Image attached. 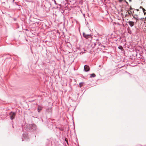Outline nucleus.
<instances>
[{
	"label": "nucleus",
	"mask_w": 146,
	"mask_h": 146,
	"mask_svg": "<svg viewBox=\"0 0 146 146\" xmlns=\"http://www.w3.org/2000/svg\"><path fill=\"white\" fill-rule=\"evenodd\" d=\"M96 76V75L95 74L93 73V74H90V78L94 77Z\"/></svg>",
	"instance_id": "obj_10"
},
{
	"label": "nucleus",
	"mask_w": 146,
	"mask_h": 146,
	"mask_svg": "<svg viewBox=\"0 0 146 146\" xmlns=\"http://www.w3.org/2000/svg\"><path fill=\"white\" fill-rule=\"evenodd\" d=\"M129 2H131V0H129Z\"/></svg>",
	"instance_id": "obj_23"
},
{
	"label": "nucleus",
	"mask_w": 146,
	"mask_h": 146,
	"mask_svg": "<svg viewBox=\"0 0 146 146\" xmlns=\"http://www.w3.org/2000/svg\"><path fill=\"white\" fill-rule=\"evenodd\" d=\"M9 117L11 120H13L15 118L16 115V113L15 112L11 111L9 114Z\"/></svg>",
	"instance_id": "obj_3"
},
{
	"label": "nucleus",
	"mask_w": 146,
	"mask_h": 146,
	"mask_svg": "<svg viewBox=\"0 0 146 146\" xmlns=\"http://www.w3.org/2000/svg\"><path fill=\"white\" fill-rule=\"evenodd\" d=\"M132 12V13H134V11H133V12Z\"/></svg>",
	"instance_id": "obj_26"
},
{
	"label": "nucleus",
	"mask_w": 146,
	"mask_h": 146,
	"mask_svg": "<svg viewBox=\"0 0 146 146\" xmlns=\"http://www.w3.org/2000/svg\"><path fill=\"white\" fill-rule=\"evenodd\" d=\"M25 130L27 131H33L37 129L36 126L34 124H27L25 127Z\"/></svg>",
	"instance_id": "obj_1"
},
{
	"label": "nucleus",
	"mask_w": 146,
	"mask_h": 146,
	"mask_svg": "<svg viewBox=\"0 0 146 146\" xmlns=\"http://www.w3.org/2000/svg\"><path fill=\"white\" fill-rule=\"evenodd\" d=\"M141 7H142V9H143V11L144 13V14L145 15V14H146V12H145V9H144V8H143L142 7H140V8H141Z\"/></svg>",
	"instance_id": "obj_13"
},
{
	"label": "nucleus",
	"mask_w": 146,
	"mask_h": 146,
	"mask_svg": "<svg viewBox=\"0 0 146 146\" xmlns=\"http://www.w3.org/2000/svg\"><path fill=\"white\" fill-rule=\"evenodd\" d=\"M54 3L55 4H56V1L55 0H54Z\"/></svg>",
	"instance_id": "obj_18"
},
{
	"label": "nucleus",
	"mask_w": 146,
	"mask_h": 146,
	"mask_svg": "<svg viewBox=\"0 0 146 146\" xmlns=\"http://www.w3.org/2000/svg\"><path fill=\"white\" fill-rule=\"evenodd\" d=\"M128 24L131 27H133L134 25V22L132 21H129L128 22Z\"/></svg>",
	"instance_id": "obj_7"
},
{
	"label": "nucleus",
	"mask_w": 146,
	"mask_h": 146,
	"mask_svg": "<svg viewBox=\"0 0 146 146\" xmlns=\"http://www.w3.org/2000/svg\"><path fill=\"white\" fill-rule=\"evenodd\" d=\"M29 138L28 133L27 132L23 133L22 137V141H23L25 139L27 140L29 139Z\"/></svg>",
	"instance_id": "obj_2"
},
{
	"label": "nucleus",
	"mask_w": 146,
	"mask_h": 146,
	"mask_svg": "<svg viewBox=\"0 0 146 146\" xmlns=\"http://www.w3.org/2000/svg\"><path fill=\"white\" fill-rule=\"evenodd\" d=\"M133 9L131 7H130V10H133Z\"/></svg>",
	"instance_id": "obj_20"
},
{
	"label": "nucleus",
	"mask_w": 146,
	"mask_h": 146,
	"mask_svg": "<svg viewBox=\"0 0 146 146\" xmlns=\"http://www.w3.org/2000/svg\"><path fill=\"white\" fill-rule=\"evenodd\" d=\"M91 34H86V38H88L91 37Z\"/></svg>",
	"instance_id": "obj_9"
},
{
	"label": "nucleus",
	"mask_w": 146,
	"mask_h": 146,
	"mask_svg": "<svg viewBox=\"0 0 146 146\" xmlns=\"http://www.w3.org/2000/svg\"><path fill=\"white\" fill-rule=\"evenodd\" d=\"M133 16V17L136 20V21L135 23H137V21L139 20V19L142 20V21H143L144 19V18H141V19H139L138 17H136V16L137 17V15H132Z\"/></svg>",
	"instance_id": "obj_5"
},
{
	"label": "nucleus",
	"mask_w": 146,
	"mask_h": 146,
	"mask_svg": "<svg viewBox=\"0 0 146 146\" xmlns=\"http://www.w3.org/2000/svg\"><path fill=\"white\" fill-rule=\"evenodd\" d=\"M26 1L29 2H33V1H29V0H27Z\"/></svg>",
	"instance_id": "obj_16"
},
{
	"label": "nucleus",
	"mask_w": 146,
	"mask_h": 146,
	"mask_svg": "<svg viewBox=\"0 0 146 146\" xmlns=\"http://www.w3.org/2000/svg\"><path fill=\"white\" fill-rule=\"evenodd\" d=\"M65 141H66V142L68 144V140H67V139H66V138H65Z\"/></svg>",
	"instance_id": "obj_15"
},
{
	"label": "nucleus",
	"mask_w": 146,
	"mask_h": 146,
	"mask_svg": "<svg viewBox=\"0 0 146 146\" xmlns=\"http://www.w3.org/2000/svg\"><path fill=\"white\" fill-rule=\"evenodd\" d=\"M119 1V2H121L123 0H118Z\"/></svg>",
	"instance_id": "obj_19"
},
{
	"label": "nucleus",
	"mask_w": 146,
	"mask_h": 146,
	"mask_svg": "<svg viewBox=\"0 0 146 146\" xmlns=\"http://www.w3.org/2000/svg\"><path fill=\"white\" fill-rule=\"evenodd\" d=\"M145 20L146 21V18H145Z\"/></svg>",
	"instance_id": "obj_29"
},
{
	"label": "nucleus",
	"mask_w": 146,
	"mask_h": 146,
	"mask_svg": "<svg viewBox=\"0 0 146 146\" xmlns=\"http://www.w3.org/2000/svg\"><path fill=\"white\" fill-rule=\"evenodd\" d=\"M42 108V106L40 105H38V106L37 110L38 112L39 113L40 112Z\"/></svg>",
	"instance_id": "obj_6"
},
{
	"label": "nucleus",
	"mask_w": 146,
	"mask_h": 146,
	"mask_svg": "<svg viewBox=\"0 0 146 146\" xmlns=\"http://www.w3.org/2000/svg\"><path fill=\"white\" fill-rule=\"evenodd\" d=\"M15 5H18V4H17V2H15Z\"/></svg>",
	"instance_id": "obj_22"
},
{
	"label": "nucleus",
	"mask_w": 146,
	"mask_h": 146,
	"mask_svg": "<svg viewBox=\"0 0 146 146\" xmlns=\"http://www.w3.org/2000/svg\"><path fill=\"white\" fill-rule=\"evenodd\" d=\"M125 1V2H126V3L128 5V3L127 2V1Z\"/></svg>",
	"instance_id": "obj_21"
},
{
	"label": "nucleus",
	"mask_w": 146,
	"mask_h": 146,
	"mask_svg": "<svg viewBox=\"0 0 146 146\" xmlns=\"http://www.w3.org/2000/svg\"><path fill=\"white\" fill-rule=\"evenodd\" d=\"M98 44H99V45H100V43H98Z\"/></svg>",
	"instance_id": "obj_27"
},
{
	"label": "nucleus",
	"mask_w": 146,
	"mask_h": 146,
	"mask_svg": "<svg viewBox=\"0 0 146 146\" xmlns=\"http://www.w3.org/2000/svg\"><path fill=\"white\" fill-rule=\"evenodd\" d=\"M86 34L84 33H83V36L85 37V38H86Z\"/></svg>",
	"instance_id": "obj_14"
},
{
	"label": "nucleus",
	"mask_w": 146,
	"mask_h": 146,
	"mask_svg": "<svg viewBox=\"0 0 146 146\" xmlns=\"http://www.w3.org/2000/svg\"><path fill=\"white\" fill-rule=\"evenodd\" d=\"M35 25L36 26H39L41 24L40 22H36L35 23Z\"/></svg>",
	"instance_id": "obj_8"
},
{
	"label": "nucleus",
	"mask_w": 146,
	"mask_h": 146,
	"mask_svg": "<svg viewBox=\"0 0 146 146\" xmlns=\"http://www.w3.org/2000/svg\"><path fill=\"white\" fill-rule=\"evenodd\" d=\"M15 1V0H13V2Z\"/></svg>",
	"instance_id": "obj_25"
},
{
	"label": "nucleus",
	"mask_w": 146,
	"mask_h": 146,
	"mask_svg": "<svg viewBox=\"0 0 146 146\" xmlns=\"http://www.w3.org/2000/svg\"><path fill=\"white\" fill-rule=\"evenodd\" d=\"M137 11H139V10L138 9H137Z\"/></svg>",
	"instance_id": "obj_24"
},
{
	"label": "nucleus",
	"mask_w": 146,
	"mask_h": 146,
	"mask_svg": "<svg viewBox=\"0 0 146 146\" xmlns=\"http://www.w3.org/2000/svg\"><path fill=\"white\" fill-rule=\"evenodd\" d=\"M118 48L119 49H120L121 50H123V47L121 46H119L118 47Z\"/></svg>",
	"instance_id": "obj_12"
},
{
	"label": "nucleus",
	"mask_w": 146,
	"mask_h": 146,
	"mask_svg": "<svg viewBox=\"0 0 146 146\" xmlns=\"http://www.w3.org/2000/svg\"><path fill=\"white\" fill-rule=\"evenodd\" d=\"M127 11L128 12V13L129 15H131V14L132 15H133V13H132V11Z\"/></svg>",
	"instance_id": "obj_11"
},
{
	"label": "nucleus",
	"mask_w": 146,
	"mask_h": 146,
	"mask_svg": "<svg viewBox=\"0 0 146 146\" xmlns=\"http://www.w3.org/2000/svg\"><path fill=\"white\" fill-rule=\"evenodd\" d=\"M82 83L81 82L79 84V86H80V88L82 86V85H81V84Z\"/></svg>",
	"instance_id": "obj_17"
},
{
	"label": "nucleus",
	"mask_w": 146,
	"mask_h": 146,
	"mask_svg": "<svg viewBox=\"0 0 146 146\" xmlns=\"http://www.w3.org/2000/svg\"><path fill=\"white\" fill-rule=\"evenodd\" d=\"M84 70L86 72H88L90 70V68L89 66L87 65H85L84 66Z\"/></svg>",
	"instance_id": "obj_4"
},
{
	"label": "nucleus",
	"mask_w": 146,
	"mask_h": 146,
	"mask_svg": "<svg viewBox=\"0 0 146 146\" xmlns=\"http://www.w3.org/2000/svg\"><path fill=\"white\" fill-rule=\"evenodd\" d=\"M83 15H84V16H85V14H83Z\"/></svg>",
	"instance_id": "obj_28"
}]
</instances>
